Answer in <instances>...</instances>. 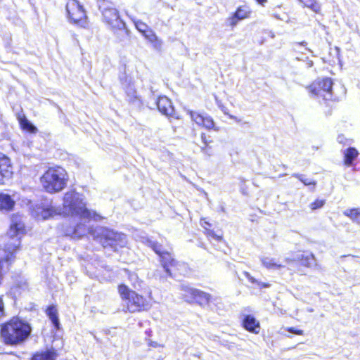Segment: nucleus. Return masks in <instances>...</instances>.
<instances>
[{"label":"nucleus","mask_w":360,"mask_h":360,"mask_svg":"<svg viewBox=\"0 0 360 360\" xmlns=\"http://www.w3.org/2000/svg\"><path fill=\"white\" fill-rule=\"evenodd\" d=\"M30 210L32 216L37 220H46L60 214L78 217L84 221L101 219L100 215L86 207L84 196L75 191L65 193L61 207H55L48 202H44L32 206Z\"/></svg>","instance_id":"1"},{"label":"nucleus","mask_w":360,"mask_h":360,"mask_svg":"<svg viewBox=\"0 0 360 360\" xmlns=\"http://www.w3.org/2000/svg\"><path fill=\"white\" fill-rule=\"evenodd\" d=\"M31 330L29 323L18 318H13L1 326L0 337L6 345H16L24 342Z\"/></svg>","instance_id":"2"},{"label":"nucleus","mask_w":360,"mask_h":360,"mask_svg":"<svg viewBox=\"0 0 360 360\" xmlns=\"http://www.w3.org/2000/svg\"><path fill=\"white\" fill-rule=\"evenodd\" d=\"M68 181V173L60 167H49L40 178L43 188L51 194L63 191L66 187Z\"/></svg>","instance_id":"3"},{"label":"nucleus","mask_w":360,"mask_h":360,"mask_svg":"<svg viewBox=\"0 0 360 360\" xmlns=\"http://www.w3.org/2000/svg\"><path fill=\"white\" fill-rule=\"evenodd\" d=\"M104 248H110L116 251L127 243L126 235L104 227L97 228L92 233Z\"/></svg>","instance_id":"4"},{"label":"nucleus","mask_w":360,"mask_h":360,"mask_svg":"<svg viewBox=\"0 0 360 360\" xmlns=\"http://www.w3.org/2000/svg\"><path fill=\"white\" fill-rule=\"evenodd\" d=\"M119 293L124 302L127 311L134 313L149 308L148 302L143 296L131 290L127 285L122 284L118 287Z\"/></svg>","instance_id":"5"},{"label":"nucleus","mask_w":360,"mask_h":360,"mask_svg":"<svg viewBox=\"0 0 360 360\" xmlns=\"http://www.w3.org/2000/svg\"><path fill=\"white\" fill-rule=\"evenodd\" d=\"M333 82L330 78L318 79L309 86V92L316 97H322L323 100L332 99Z\"/></svg>","instance_id":"6"},{"label":"nucleus","mask_w":360,"mask_h":360,"mask_svg":"<svg viewBox=\"0 0 360 360\" xmlns=\"http://www.w3.org/2000/svg\"><path fill=\"white\" fill-rule=\"evenodd\" d=\"M146 244L160 256V262L165 272L169 276H172L170 267H174L178 264L173 258L172 254L169 252L162 251L161 245L150 239L146 240Z\"/></svg>","instance_id":"7"},{"label":"nucleus","mask_w":360,"mask_h":360,"mask_svg":"<svg viewBox=\"0 0 360 360\" xmlns=\"http://www.w3.org/2000/svg\"><path fill=\"white\" fill-rule=\"evenodd\" d=\"M69 18L81 27L86 25V14L82 6L77 0H71L66 5Z\"/></svg>","instance_id":"8"},{"label":"nucleus","mask_w":360,"mask_h":360,"mask_svg":"<svg viewBox=\"0 0 360 360\" xmlns=\"http://www.w3.org/2000/svg\"><path fill=\"white\" fill-rule=\"evenodd\" d=\"M182 290L184 292L183 295L186 300L189 302H196L200 305H204L208 304L211 298L209 294L187 285H183Z\"/></svg>","instance_id":"9"},{"label":"nucleus","mask_w":360,"mask_h":360,"mask_svg":"<svg viewBox=\"0 0 360 360\" xmlns=\"http://www.w3.org/2000/svg\"><path fill=\"white\" fill-rule=\"evenodd\" d=\"M284 261L287 264L294 262H300L302 265L307 267H311L314 264L316 265L315 257L310 252H298L293 257H285Z\"/></svg>","instance_id":"10"},{"label":"nucleus","mask_w":360,"mask_h":360,"mask_svg":"<svg viewBox=\"0 0 360 360\" xmlns=\"http://www.w3.org/2000/svg\"><path fill=\"white\" fill-rule=\"evenodd\" d=\"M191 118L196 124L205 127L207 129H213L214 123L212 118L208 115H204L195 111L188 112Z\"/></svg>","instance_id":"11"},{"label":"nucleus","mask_w":360,"mask_h":360,"mask_svg":"<svg viewBox=\"0 0 360 360\" xmlns=\"http://www.w3.org/2000/svg\"><path fill=\"white\" fill-rule=\"evenodd\" d=\"M12 174L10 160L6 156L0 154V184H3L6 180H8Z\"/></svg>","instance_id":"12"},{"label":"nucleus","mask_w":360,"mask_h":360,"mask_svg":"<svg viewBox=\"0 0 360 360\" xmlns=\"http://www.w3.org/2000/svg\"><path fill=\"white\" fill-rule=\"evenodd\" d=\"M103 16L105 20L113 26H120L124 23L120 19L118 11L112 7H104L102 11Z\"/></svg>","instance_id":"13"},{"label":"nucleus","mask_w":360,"mask_h":360,"mask_svg":"<svg viewBox=\"0 0 360 360\" xmlns=\"http://www.w3.org/2000/svg\"><path fill=\"white\" fill-rule=\"evenodd\" d=\"M157 106L159 111L166 116H171L174 112V107L172 101L166 96H160L157 101Z\"/></svg>","instance_id":"14"},{"label":"nucleus","mask_w":360,"mask_h":360,"mask_svg":"<svg viewBox=\"0 0 360 360\" xmlns=\"http://www.w3.org/2000/svg\"><path fill=\"white\" fill-rule=\"evenodd\" d=\"M88 229L84 224L79 223L73 227H69L64 229L66 236L72 238H79L87 233Z\"/></svg>","instance_id":"15"},{"label":"nucleus","mask_w":360,"mask_h":360,"mask_svg":"<svg viewBox=\"0 0 360 360\" xmlns=\"http://www.w3.org/2000/svg\"><path fill=\"white\" fill-rule=\"evenodd\" d=\"M262 265L268 269H279L284 267L285 265L279 263L275 258L269 257H262L260 258Z\"/></svg>","instance_id":"16"},{"label":"nucleus","mask_w":360,"mask_h":360,"mask_svg":"<svg viewBox=\"0 0 360 360\" xmlns=\"http://www.w3.org/2000/svg\"><path fill=\"white\" fill-rule=\"evenodd\" d=\"M243 326L246 330L250 332H253L255 333H259V323L253 316L250 315H248L245 317L243 321Z\"/></svg>","instance_id":"17"},{"label":"nucleus","mask_w":360,"mask_h":360,"mask_svg":"<svg viewBox=\"0 0 360 360\" xmlns=\"http://www.w3.org/2000/svg\"><path fill=\"white\" fill-rule=\"evenodd\" d=\"M344 163L346 166H352L353 161L357 158L359 153L354 148L350 147L344 151Z\"/></svg>","instance_id":"18"},{"label":"nucleus","mask_w":360,"mask_h":360,"mask_svg":"<svg viewBox=\"0 0 360 360\" xmlns=\"http://www.w3.org/2000/svg\"><path fill=\"white\" fill-rule=\"evenodd\" d=\"M15 202L8 194H0V209L1 210H10L13 208Z\"/></svg>","instance_id":"19"},{"label":"nucleus","mask_w":360,"mask_h":360,"mask_svg":"<svg viewBox=\"0 0 360 360\" xmlns=\"http://www.w3.org/2000/svg\"><path fill=\"white\" fill-rule=\"evenodd\" d=\"M303 7L311 9L316 13L321 12V6L317 0H297Z\"/></svg>","instance_id":"20"},{"label":"nucleus","mask_w":360,"mask_h":360,"mask_svg":"<svg viewBox=\"0 0 360 360\" xmlns=\"http://www.w3.org/2000/svg\"><path fill=\"white\" fill-rule=\"evenodd\" d=\"M146 39H147L150 42H151L153 45V47L156 49H160L162 46V41L158 39L155 32L148 30V32H146L143 34Z\"/></svg>","instance_id":"21"},{"label":"nucleus","mask_w":360,"mask_h":360,"mask_svg":"<svg viewBox=\"0 0 360 360\" xmlns=\"http://www.w3.org/2000/svg\"><path fill=\"white\" fill-rule=\"evenodd\" d=\"M46 314L49 317L56 328H59L60 322L58 317V311L55 306H50L46 309Z\"/></svg>","instance_id":"22"},{"label":"nucleus","mask_w":360,"mask_h":360,"mask_svg":"<svg viewBox=\"0 0 360 360\" xmlns=\"http://www.w3.org/2000/svg\"><path fill=\"white\" fill-rule=\"evenodd\" d=\"M56 354L53 350H47L37 353L32 357V360H56Z\"/></svg>","instance_id":"23"},{"label":"nucleus","mask_w":360,"mask_h":360,"mask_svg":"<svg viewBox=\"0 0 360 360\" xmlns=\"http://www.w3.org/2000/svg\"><path fill=\"white\" fill-rule=\"evenodd\" d=\"M352 221L360 224V208L347 209L343 212Z\"/></svg>","instance_id":"24"},{"label":"nucleus","mask_w":360,"mask_h":360,"mask_svg":"<svg viewBox=\"0 0 360 360\" xmlns=\"http://www.w3.org/2000/svg\"><path fill=\"white\" fill-rule=\"evenodd\" d=\"M242 274L250 283L257 285L259 288H264L270 287L269 283H266L259 281L248 271H243Z\"/></svg>","instance_id":"25"},{"label":"nucleus","mask_w":360,"mask_h":360,"mask_svg":"<svg viewBox=\"0 0 360 360\" xmlns=\"http://www.w3.org/2000/svg\"><path fill=\"white\" fill-rule=\"evenodd\" d=\"M21 127L30 133H36L37 129L25 116L19 118Z\"/></svg>","instance_id":"26"},{"label":"nucleus","mask_w":360,"mask_h":360,"mask_svg":"<svg viewBox=\"0 0 360 360\" xmlns=\"http://www.w3.org/2000/svg\"><path fill=\"white\" fill-rule=\"evenodd\" d=\"M201 138H202V142L204 143V146H202L201 147V150L205 155H207L208 156L212 155V148L208 145V143H207V141L205 139V136L204 134H202Z\"/></svg>","instance_id":"27"},{"label":"nucleus","mask_w":360,"mask_h":360,"mask_svg":"<svg viewBox=\"0 0 360 360\" xmlns=\"http://www.w3.org/2000/svg\"><path fill=\"white\" fill-rule=\"evenodd\" d=\"M250 12L245 8H239L235 12V15L240 20H243L249 16Z\"/></svg>","instance_id":"28"},{"label":"nucleus","mask_w":360,"mask_h":360,"mask_svg":"<svg viewBox=\"0 0 360 360\" xmlns=\"http://www.w3.org/2000/svg\"><path fill=\"white\" fill-rule=\"evenodd\" d=\"M134 24L136 29L143 34L149 30L148 26L141 21H134Z\"/></svg>","instance_id":"29"},{"label":"nucleus","mask_w":360,"mask_h":360,"mask_svg":"<svg viewBox=\"0 0 360 360\" xmlns=\"http://www.w3.org/2000/svg\"><path fill=\"white\" fill-rule=\"evenodd\" d=\"M129 279L131 282V284L133 285L134 288H138L141 286V281L139 280L136 274H130L129 276Z\"/></svg>","instance_id":"30"},{"label":"nucleus","mask_w":360,"mask_h":360,"mask_svg":"<svg viewBox=\"0 0 360 360\" xmlns=\"http://www.w3.org/2000/svg\"><path fill=\"white\" fill-rule=\"evenodd\" d=\"M293 176L298 178L304 185H315V182L308 179H304L301 174H295Z\"/></svg>","instance_id":"31"},{"label":"nucleus","mask_w":360,"mask_h":360,"mask_svg":"<svg viewBox=\"0 0 360 360\" xmlns=\"http://www.w3.org/2000/svg\"><path fill=\"white\" fill-rule=\"evenodd\" d=\"M324 205V201L321 200H316L314 202L310 204V208L312 210L321 208Z\"/></svg>","instance_id":"32"},{"label":"nucleus","mask_w":360,"mask_h":360,"mask_svg":"<svg viewBox=\"0 0 360 360\" xmlns=\"http://www.w3.org/2000/svg\"><path fill=\"white\" fill-rule=\"evenodd\" d=\"M206 233L209 237H212V238H214L218 241L221 240L222 237L215 234L212 230L208 229L207 231H206Z\"/></svg>","instance_id":"33"},{"label":"nucleus","mask_w":360,"mask_h":360,"mask_svg":"<svg viewBox=\"0 0 360 360\" xmlns=\"http://www.w3.org/2000/svg\"><path fill=\"white\" fill-rule=\"evenodd\" d=\"M239 20H240L236 18L235 14H233V15L229 19V22L231 26L234 27L237 25Z\"/></svg>","instance_id":"34"},{"label":"nucleus","mask_w":360,"mask_h":360,"mask_svg":"<svg viewBox=\"0 0 360 360\" xmlns=\"http://www.w3.org/2000/svg\"><path fill=\"white\" fill-rule=\"evenodd\" d=\"M148 345L150 347H153L158 348V349H162L163 348V345H160V344L158 343L157 342H153V341H150L148 342Z\"/></svg>","instance_id":"35"},{"label":"nucleus","mask_w":360,"mask_h":360,"mask_svg":"<svg viewBox=\"0 0 360 360\" xmlns=\"http://www.w3.org/2000/svg\"><path fill=\"white\" fill-rule=\"evenodd\" d=\"M288 330L289 332L293 333L296 335H303V330H297V329H295L294 328H290Z\"/></svg>","instance_id":"36"},{"label":"nucleus","mask_w":360,"mask_h":360,"mask_svg":"<svg viewBox=\"0 0 360 360\" xmlns=\"http://www.w3.org/2000/svg\"><path fill=\"white\" fill-rule=\"evenodd\" d=\"M216 101H217V103L218 105V106L221 108V111L224 113V114H228L227 112V108L226 107H224V105H221V102H219L217 98H216Z\"/></svg>","instance_id":"37"},{"label":"nucleus","mask_w":360,"mask_h":360,"mask_svg":"<svg viewBox=\"0 0 360 360\" xmlns=\"http://www.w3.org/2000/svg\"><path fill=\"white\" fill-rule=\"evenodd\" d=\"M200 224L206 231L208 230L207 226H210V224L205 221V219L201 220Z\"/></svg>","instance_id":"38"},{"label":"nucleus","mask_w":360,"mask_h":360,"mask_svg":"<svg viewBox=\"0 0 360 360\" xmlns=\"http://www.w3.org/2000/svg\"><path fill=\"white\" fill-rule=\"evenodd\" d=\"M3 316H4V308L2 300L0 297V319Z\"/></svg>","instance_id":"39"},{"label":"nucleus","mask_w":360,"mask_h":360,"mask_svg":"<svg viewBox=\"0 0 360 360\" xmlns=\"http://www.w3.org/2000/svg\"><path fill=\"white\" fill-rule=\"evenodd\" d=\"M306 45H307V42H305V41H302V42H300H300H296V43L294 44V49L295 50H298V49H299V47L300 46H305Z\"/></svg>","instance_id":"40"},{"label":"nucleus","mask_w":360,"mask_h":360,"mask_svg":"<svg viewBox=\"0 0 360 360\" xmlns=\"http://www.w3.org/2000/svg\"><path fill=\"white\" fill-rule=\"evenodd\" d=\"M274 17L276 18V19H278V20H285V19L287 18V16L283 14L282 16L276 14V13H274L273 14Z\"/></svg>","instance_id":"41"},{"label":"nucleus","mask_w":360,"mask_h":360,"mask_svg":"<svg viewBox=\"0 0 360 360\" xmlns=\"http://www.w3.org/2000/svg\"><path fill=\"white\" fill-rule=\"evenodd\" d=\"M258 4H259L262 6H265V4L267 3V0H256Z\"/></svg>","instance_id":"42"},{"label":"nucleus","mask_w":360,"mask_h":360,"mask_svg":"<svg viewBox=\"0 0 360 360\" xmlns=\"http://www.w3.org/2000/svg\"><path fill=\"white\" fill-rule=\"evenodd\" d=\"M130 91H129H129H127V94H128L129 95V94H132V97H133V98H134V97H136V95H135V93H136V92L134 91V90L132 88H130Z\"/></svg>","instance_id":"43"},{"label":"nucleus","mask_w":360,"mask_h":360,"mask_svg":"<svg viewBox=\"0 0 360 360\" xmlns=\"http://www.w3.org/2000/svg\"><path fill=\"white\" fill-rule=\"evenodd\" d=\"M307 310L309 312H313L314 311V309L312 308H308Z\"/></svg>","instance_id":"44"},{"label":"nucleus","mask_w":360,"mask_h":360,"mask_svg":"<svg viewBox=\"0 0 360 360\" xmlns=\"http://www.w3.org/2000/svg\"><path fill=\"white\" fill-rule=\"evenodd\" d=\"M306 50H307L308 51H311V50L309 49H307V48H306Z\"/></svg>","instance_id":"45"}]
</instances>
